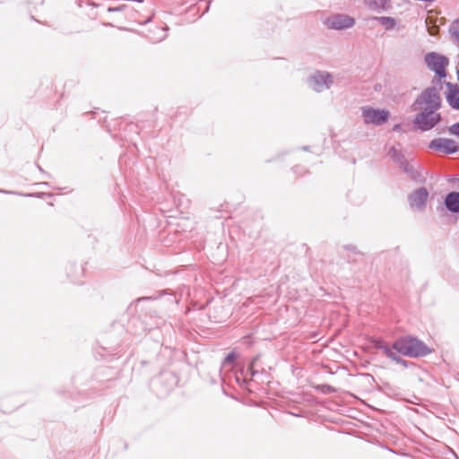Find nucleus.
<instances>
[{
  "label": "nucleus",
  "instance_id": "15",
  "mask_svg": "<svg viewBox=\"0 0 459 459\" xmlns=\"http://www.w3.org/2000/svg\"><path fill=\"white\" fill-rule=\"evenodd\" d=\"M449 132L453 134L459 136V123L453 125L450 127Z\"/></svg>",
  "mask_w": 459,
  "mask_h": 459
},
{
  "label": "nucleus",
  "instance_id": "1",
  "mask_svg": "<svg viewBox=\"0 0 459 459\" xmlns=\"http://www.w3.org/2000/svg\"><path fill=\"white\" fill-rule=\"evenodd\" d=\"M393 349L398 353L409 357L426 356L431 352V350L421 341L412 337L397 340L394 343Z\"/></svg>",
  "mask_w": 459,
  "mask_h": 459
},
{
  "label": "nucleus",
  "instance_id": "19",
  "mask_svg": "<svg viewBox=\"0 0 459 459\" xmlns=\"http://www.w3.org/2000/svg\"><path fill=\"white\" fill-rule=\"evenodd\" d=\"M457 41H458V43H459V39H458Z\"/></svg>",
  "mask_w": 459,
  "mask_h": 459
},
{
  "label": "nucleus",
  "instance_id": "17",
  "mask_svg": "<svg viewBox=\"0 0 459 459\" xmlns=\"http://www.w3.org/2000/svg\"><path fill=\"white\" fill-rule=\"evenodd\" d=\"M426 22H427V24H428V25H429L430 23H432V22H433L432 17H430V16H429V17H428Z\"/></svg>",
  "mask_w": 459,
  "mask_h": 459
},
{
  "label": "nucleus",
  "instance_id": "5",
  "mask_svg": "<svg viewBox=\"0 0 459 459\" xmlns=\"http://www.w3.org/2000/svg\"><path fill=\"white\" fill-rule=\"evenodd\" d=\"M354 23V19L345 14H335L327 18L325 21L326 26L334 30L351 28Z\"/></svg>",
  "mask_w": 459,
  "mask_h": 459
},
{
  "label": "nucleus",
  "instance_id": "16",
  "mask_svg": "<svg viewBox=\"0 0 459 459\" xmlns=\"http://www.w3.org/2000/svg\"><path fill=\"white\" fill-rule=\"evenodd\" d=\"M385 355L390 359H395L394 352L391 349L385 350Z\"/></svg>",
  "mask_w": 459,
  "mask_h": 459
},
{
  "label": "nucleus",
  "instance_id": "14",
  "mask_svg": "<svg viewBox=\"0 0 459 459\" xmlns=\"http://www.w3.org/2000/svg\"><path fill=\"white\" fill-rule=\"evenodd\" d=\"M428 30L430 35L436 36L438 33V26H437V25L429 26Z\"/></svg>",
  "mask_w": 459,
  "mask_h": 459
},
{
  "label": "nucleus",
  "instance_id": "13",
  "mask_svg": "<svg viewBox=\"0 0 459 459\" xmlns=\"http://www.w3.org/2000/svg\"><path fill=\"white\" fill-rule=\"evenodd\" d=\"M314 80L316 83H318L319 81H322L326 87H328V83L331 81L329 74H318L315 75Z\"/></svg>",
  "mask_w": 459,
  "mask_h": 459
},
{
  "label": "nucleus",
  "instance_id": "10",
  "mask_svg": "<svg viewBox=\"0 0 459 459\" xmlns=\"http://www.w3.org/2000/svg\"><path fill=\"white\" fill-rule=\"evenodd\" d=\"M446 207L452 212H459V192H451L445 198Z\"/></svg>",
  "mask_w": 459,
  "mask_h": 459
},
{
  "label": "nucleus",
  "instance_id": "9",
  "mask_svg": "<svg viewBox=\"0 0 459 459\" xmlns=\"http://www.w3.org/2000/svg\"><path fill=\"white\" fill-rule=\"evenodd\" d=\"M446 100L450 106L459 109V89L457 86L447 84Z\"/></svg>",
  "mask_w": 459,
  "mask_h": 459
},
{
  "label": "nucleus",
  "instance_id": "18",
  "mask_svg": "<svg viewBox=\"0 0 459 459\" xmlns=\"http://www.w3.org/2000/svg\"><path fill=\"white\" fill-rule=\"evenodd\" d=\"M315 89H316V91H319L322 90V86L321 85H317Z\"/></svg>",
  "mask_w": 459,
  "mask_h": 459
},
{
  "label": "nucleus",
  "instance_id": "12",
  "mask_svg": "<svg viewBox=\"0 0 459 459\" xmlns=\"http://www.w3.org/2000/svg\"><path fill=\"white\" fill-rule=\"evenodd\" d=\"M451 35L456 39H459V20L455 21L449 29Z\"/></svg>",
  "mask_w": 459,
  "mask_h": 459
},
{
  "label": "nucleus",
  "instance_id": "7",
  "mask_svg": "<svg viewBox=\"0 0 459 459\" xmlns=\"http://www.w3.org/2000/svg\"><path fill=\"white\" fill-rule=\"evenodd\" d=\"M430 147L446 154L455 153L459 150L457 143L448 138L433 140L430 143Z\"/></svg>",
  "mask_w": 459,
  "mask_h": 459
},
{
  "label": "nucleus",
  "instance_id": "8",
  "mask_svg": "<svg viewBox=\"0 0 459 459\" xmlns=\"http://www.w3.org/2000/svg\"><path fill=\"white\" fill-rule=\"evenodd\" d=\"M429 192L426 188H419L414 191L410 196V204L414 208L420 209L422 208L428 200Z\"/></svg>",
  "mask_w": 459,
  "mask_h": 459
},
{
  "label": "nucleus",
  "instance_id": "2",
  "mask_svg": "<svg viewBox=\"0 0 459 459\" xmlns=\"http://www.w3.org/2000/svg\"><path fill=\"white\" fill-rule=\"evenodd\" d=\"M441 104L437 91L433 88L426 89L412 105L413 110H429L437 112Z\"/></svg>",
  "mask_w": 459,
  "mask_h": 459
},
{
  "label": "nucleus",
  "instance_id": "3",
  "mask_svg": "<svg viewBox=\"0 0 459 459\" xmlns=\"http://www.w3.org/2000/svg\"><path fill=\"white\" fill-rule=\"evenodd\" d=\"M425 61L428 67L434 71L440 78L446 77V68L448 65V59L436 53H429L426 56Z\"/></svg>",
  "mask_w": 459,
  "mask_h": 459
},
{
  "label": "nucleus",
  "instance_id": "11",
  "mask_svg": "<svg viewBox=\"0 0 459 459\" xmlns=\"http://www.w3.org/2000/svg\"><path fill=\"white\" fill-rule=\"evenodd\" d=\"M385 29L390 30L394 27L395 21L391 17H378L376 18Z\"/></svg>",
  "mask_w": 459,
  "mask_h": 459
},
{
  "label": "nucleus",
  "instance_id": "4",
  "mask_svg": "<svg viewBox=\"0 0 459 459\" xmlns=\"http://www.w3.org/2000/svg\"><path fill=\"white\" fill-rule=\"evenodd\" d=\"M419 114L415 117V125L421 130H429L435 126L440 120V116L437 112L417 110Z\"/></svg>",
  "mask_w": 459,
  "mask_h": 459
},
{
  "label": "nucleus",
  "instance_id": "6",
  "mask_svg": "<svg viewBox=\"0 0 459 459\" xmlns=\"http://www.w3.org/2000/svg\"><path fill=\"white\" fill-rule=\"evenodd\" d=\"M363 117L366 123L379 125L387 120L389 112L385 109H374L368 108L363 109Z\"/></svg>",
  "mask_w": 459,
  "mask_h": 459
}]
</instances>
